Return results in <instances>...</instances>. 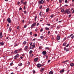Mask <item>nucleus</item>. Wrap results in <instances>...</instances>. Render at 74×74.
<instances>
[{
	"label": "nucleus",
	"instance_id": "13",
	"mask_svg": "<svg viewBox=\"0 0 74 74\" xmlns=\"http://www.w3.org/2000/svg\"><path fill=\"white\" fill-rule=\"evenodd\" d=\"M64 50H66V52H68V51H69V49H66V47H65L64 48Z\"/></svg>",
	"mask_w": 74,
	"mask_h": 74
},
{
	"label": "nucleus",
	"instance_id": "21",
	"mask_svg": "<svg viewBox=\"0 0 74 74\" xmlns=\"http://www.w3.org/2000/svg\"><path fill=\"white\" fill-rule=\"evenodd\" d=\"M23 5H26L27 4V1H25V2L23 3Z\"/></svg>",
	"mask_w": 74,
	"mask_h": 74
},
{
	"label": "nucleus",
	"instance_id": "55",
	"mask_svg": "<svg viewBox=\"0 0 74 74\" xmlns=\"http://www.w3.org/2000/svg\"><path fill=\"white\" fill-rule=\"evenodd\" d=\"M34 36H35V37H37V34H34Z\"/></svg>",
	"mask_w": 74,
	"mask_h": 74
},
{
	"label": "nucleus",
	"instance_id": "54",
	"mask_svg": "<svg viewBox=\"0 0 74 74\" xmlns=\"http://www.w3.org/2000/svg\"><path fill=\"white\" fill-rule=\"evenodd\" d=\"M17 29H19V26H18L17 27Z\"/></svg>",
	"mask_w": 74,
	"mask_h": 74
},
{
	"label": "nucleus",
	"instance_id": "14",
	"mask_svg": "<svg viewBox=\"0 0 74 74\" xmlns=\"http://www.w3.org/2000/svg\"><path fill=\"white\" fill-rule=\"evenodd\" d=\"M28 48H29V47L27 46H26L25 48V50H26H26H27V49H28Z\"/></svg>",
	"mask_w": 74,
	"mask_h": 74
},
{
	"label": "nucleus",
	"instance_id": "38",
	"mask_svg": "<svg viewBox=\"0 0 74 74\" xmlns=\"http://www.w3.org/2000/svg\"><path fill=\"white\" fill-rule=\"evenodd\" d=\"M71 38L72 39H73V38H74V35L72 36L71 37Z\"/></svg>",
	"mask_w": 74,
	"mask_h": 74
},
{
	"label": "nucleus",
	"instance_id": "17",
	"mask_svg": "<svg viewBox=\"0 0 74 74\" xmlns=\"http://www.w3.org/2000/svg\"><path fill=\"white\" fill-rule=\"evenodd\" d=\"M23 65V64L22 63H19L18 64V66H22Z\"/></svg>",
	"mask_w": 74,
	"mask_h": 74
},
{
	"label": "nucleus",
	"instance_id": "36",
	"mask_svg": "<svg viewBox=\"0 0 74 74\" xmlns=\"http://www.w3.org/2000/svg\"><path fill=\"white\" fill-rule=\"evenodd\" d=\"M42 6L40 5L39 7V8H40V9H41V8H42Z\"/></svg>",
	"mask_w": 74,
	"mask_h": 74
},
{
	"label": "nucleus",
	"instance_id": "30",
	"mask_svg": "<svg viewBox=\"0 0 74 74\" xmlns=\"http://www.w3.org/2000/svg\"><path fill=\"white\" fill-rule=\"evenodd\" d=\"M53 16H54V15H53V14H52L51 16L50 17L51 18H53Z\"/></svg>",
	"mask_w": 74,
	"mask_h": 74
},
{
	"label": "nucleus",
	"instance_id": "10",
	"mask_svg": "<svg viewBox=\"0 0 74 74\" xmlns=\"http://www.w3.org/2000/svg\"><path fill=\"white\" fill-rule=\"evenodd\" d=\"M60 39V36H57V40L58 41V40H59Z\"/></svg>",
	"mask_w": 74,
	"mask_h": 74
},
{
	"label": "nucleus",
	"instance_id": "64",
	"mask_svg": "<svg viewBox=\"0 0 74 74\" xmlns=\"http://www.w3.org/2000/svg\"><path fill=\"white\" fill-rule=\"evenodd\" d=\"M74 13V10H73L72 12V14H73Z\"/></svg>",
	"mask_w": 74,
	"mask_h": 74
},
{
	"label": "nucleus",
	"instance_id": "15",
	"mask_svg": "<svg viewBox=\"0 0 74 74\" xmlns=\"http://www.w3.org/2000/svg\"><path fill=\"white\" fill-rule=\"evenodd\" d=\"M3 37V35H2V32H1L0 33V38H1Z\"/></svg>",
	"mask_w": 74,
	"mask_h": 74
},
{
	"label": "nucleus",
	"instance_id": "5",
	"mask_svg": "<svg viewBox=\"0 0 74 74\" xmlns=\"http://www.w3.org/2000/svg\"><path fill=\"white\" fill-rule=\"evenodd\" d=\"M47 53V51H43L42 52V54L44 55H46V54Z\"/></svg>",
	"mask_w": 74,
	"mask_h": 74
},
{
	"label": "nucleus",
	"instance_id": "57",
	"mask_svg": "<svg viewBox=\"0 0 74 74\" xmlns=\"http://www.w3.org/2000/svg\"><path fill=\"white\" fill-rule=\"evenodd\" d=\"M48 56H46V59H48Z\"/></svg>",
	"mask_w": 74,
	"mask_h": 74
},
{
	"label": "nucleus",
	"instance_id": "28",
	"mask_svg": "<svg viewBox=\"0 0 74 74\" xmlns=\"http://www.w3.org/2000/svg\"><path fill=\"white\" fill-rule=\"evenodd\" d=\"M43 20V18H42L40 20V22H42V21Z\"/></svg>",
	"mask_w": 74,
	"mask_h": 74
},
{
	"label": "nucleus",
	"instance_id": "7",
	"mask_svg": "<svg viewBox=\"0 0 74 74\" xmlns=\"http://www.w3.org/2000/svg\"><path fill=\"white\" fill-rule=\"evenodd\" d=\"M38 60V58L37 57L36 58H34V62H37V60Z\"/></svg>",
	"mask_w": 74,
	"mask_h": 74
},
{
	"label": "nucleus",
	"instance_id": "41",
	"mask_svg": "<svg viewBox=\"0 0 74 74\" xmlns=\"http://www.w3.org/2000/svg\"><path fill=\"white\" fill-rule=\"evenodd\" d=\"M13 62H11L10 64V66H12V65L13 64Z\"/></svg>",
	"mask_w": 74,
	"mask_h": 74
},
{
	"label": "nucleus",
	"instance_id": "20",
	"mask_svg": "<svg viewBox=\"0 0 74 74\" xmlns=\"http://www.w3.org/2000/svg\"><path fill=\"white\" fill-rule=\"evenodd\" d=\"M18 52H19V51L18 50H16L14 51V53H18Z\"/></svg>",
	"mask_w": 74,
	"mask_h": 74
},
{
	"label": "nucleus",
	"instance_id": "63",
	"mask_svg": "<svg viewBox=\"0 0 74 74\" xmlns=\"http://www.w3.org/2000/svg\"><path fill=\"white\" fill-rule=\"evenodd\" d=\"M71 16V14H70L69 15V17H70Z\"/></svg>",
	"mask_w": 74,
	"mask_h": 74
},
{
	"label": "nucleus",
	"instance_id": "9",
	"mask_svg": "<svg viewBox=\"0 0 74 74\" xmlns=\"http://www.w3.org/2000/svg\"><path fill=\"white\" fill-rule=\"evenodd\" d=\"M64 69L60 71V73H64Z\"/></svg>",
	"mask_w": 74,
	"mask_h": 74
},
{
	"label": "nucleus",
	"instance_id": "35",
	"mask_svg": "<svg viewBox=\"0 0 74 74\" xmlns=\"http://www.w3.org/2000/svg\"><path fill=\"white\" fill-rule=\"evenodd\" d=\"M11 30V28L9 27V31L10 32V31Z\"/></svg>",
	"mask_w": 74,
	"mask_h": 74
},
{
	"label": "nucleus",
	"instance_id": "6",
	"mask_svg": "<svg viewBox=\"0 0 74 74\" xmlns=\"http://www.w3.org/2000/svg\"><path fill=\"white\" fill-rule=\"evenodd\" d=\"M43 3H44V1L43 0H41V1H39V3L40 4H42Z\"/></svg>",
	"mask_w": 74,
	"mask_h": 74
},
{
	"label": "nucleus",
	"instance_id": "25",
	"mask_svg": "<svg viewBox=\"0 0 74 74\" xmlns=\"http://www.w3.org/2000/svg\"><path fill=\"white\" fill-rule=\"evenodd\" d=\"M40 38L41 39H43L44 38V36H41L40 37Z\"/></svg>",
	"mask_w": 74,
	"mask_h": 74
},
{
	"label": "nucleus",
	"instance_id": "4",
	"mask_svg": "<svg viewBox=\"0 0 74 74\" xmlns=\"http://www.w3.org/2000/svg\"><path fill=\"white\" fill-rule=\"evenodd\" d=\"M7 20L8 23H11V19L10 18H8Z\"/></svg>",
	"mask_w": 74,
	"mask_h": 74
},
{
	"label": "nucleus",
	"instance_id": "18",
	"mask_svg": "<svg viewBox=\"0 0 74 74\" xmlns=\"http://www.w3.org/2000/svg\"><path fill=\"white\" fill-rule=\"evenodd\" d=\"M70 66H71V67H73V66H74V64L73 63H71L70 64Z\"/></svg>",
	"mask_w": 74,
	"mask_h": 74
},
{
	"label": "nucleus",
	"instance_id": "49",
	"mask_svg": "<svg viewBox=\"0 0 74 74\" xmlns=\"http://www.w3.org/2000/svg\"><path fill=\"white\" fill-rule=\"evenodd\" d=\"M19 4H20V2H19V1H18V3H17V4L18 5H19Z\"/></svg>",
	"mask_w": 74,
	"mask_h": 74
},
{
	"label": "nucleus",
	"instance_id": "62",
	"mask_svg": "<svg viewBox=\"0 0 74 74\" xmlns=\"http://www.w3.org/2000/svg\"><path fill=\"white\" fill-rule=\"evenodd\" d=\"M15 70H17L18 69V68H17V67H15Z\"/></svg>",
	"mask_w": 74,
	"mask_h": 74
},
{
	"label": "nucleus",
	"instance_id": "22",
	"mask_svg": "<svg viewBox=\"0 0 74 74\" xmlns=\"http://www.w3.org/2000/svg\"><path fill=\"white\" fill-rule=\"evenodd\" d=\"M73 36V34H71L68 37H67V38H70L71 36Z\"/></svg>",
	"mask_w": 74,
	"mask_h": 74
},
{
	"label": "nucleus",
	"instance_id": "31",
	"mask_svg": "<svg viewBox=\"0 0 74 74\" xmlns=\"http://www.w3.org/2000/svg\"><path fill=\"white\" fill-rule=\"evenodd\" d=\"M41 14H42V12L41 11L39 13V15L40 16H41Z\"/></svg>",
	"mask_w": 74,
	"mask_h": 74
},
{
	"label": "nucleus",
	"instance_id": "46",
	"mask_svg": "<svg viewBox=\"0 0 74 74\" xmlns=\"http://www.w3.org/2000/svg\"><path fill=\"white\" fill-rule=\"evenodd\" d=\"M45 49H49V47H46Z\"/></svg>",
	"mask_w": 74,
	"mask_h": 74
},
{
	"label": "nucleus",
	"instance_id": "52",
	"mask_svg": "<svg viewBox=\"0 0 74 74\" xmlns=\"http://www.w3.org/2000/svg\"><path fill=\"white\" fill-rule=\"evenodd\" d=\"M69 44H67L66 46V47H69Z\"/></svg>",
	"mask_w": 74,
	"mask_h": 74
},
{
	"label": "nucleus",
	"instance_id": "34",
	"mask_svg": "<svg viewBox=\"0 0 74 74\" xmlns=\"http://www.w3.org/2000/svg\"><path fill=\"white\" fill-rule=\"evenodd\" d=\"M64 11V9L62 10L61 11V12H63Z\"/></svg>",
	"mask_w": 74,
	"mask_h": 74
},
{
	"label": "nucleus",
	"instance_id": "37",
	"mask_svg": "<svg viewBox=\"0 0 74 74\" xmlns=\"http://www.w3.org/2000/svg\"><path fill=\"white\" fill-rule=\"evenodd\" d=\"M40 31V32H42V31H43V29L42 28H41Z\"/></svg>",
	"mask_w": 74,
	"mask_h": 74
},
{
	"label": "nucleus",
	"instance_id": "53",
	"mask_svg": "<svg viewBox=\"0 0 74 74\" xmlns=\"http://www.w3.org/2000/svg\"><path fill=\"white\" fill-rule=\"evenodd\" d=\"M47 25H48V26H51L50 24L47 23Z\"/></svg>",
	"mask_w": 74,
	"mask_h": 74
},
{
	"label": "nucleus",
	"instance_id": "58",
	"mask_svg": "<svg viewBox=\"0 0 74 74\" xmlns=\"http://www.w3.org/2000/svg\"><path fill=\"white\" fill-rule=\"evenodd\" d=\"M68 1H67V0H66L65 1V3H67Z\"/></svg>",
	"mask_w": 74,
	"mask_h": 74
},
{
	"label": "nucleus",
	"instance_id": "27",
	"mask_svg": "<svg viewBox=\"0 0 74 74\" xmlns=\"http://www.w3.org/2000/svg\"><path fill=\"white\" fill-rule=\"evenodd\" d=\"M49 74H53V72L52 71H50L49 72Z\"/></svg>",
	"mask_w": 74,
	"mask_h": 74
},
{
	"label": "nucleus",
	"instance_id": "40",
	"mask_svg": "<svg viewBox=\"0 0 74 74\" xmlns=\"http://www.w3.org/2000/svg\"><path fill=\"white\" fill-rule=\"evenodd\" d=\"M36 19H37V16H36L35 18V20L34 21H36Z\"/></svg>",
	"mask_w": 74,
	"mask_h": 74
},
{
	"label": "nucleus",
	"instance_id": "33",
	"mask_svg": "<svg viewBox=\"0 0 74 74\" xmlns=\"http://www.w3.org/2000/svg\"><path fill=\"white\" fill-rule=\"evenodd\" d=\"M19 54H17V55H16L15 56L16 57V58H18V56H19Z\"/></svg>",
	"mask_w": 74,
	"mask_h": 74
},
{
	"label": "nucleus",
	"instance_id": "32",
	"mask_svg": "<svg viewBox=\"0 0 74 74\" xmlns=\"http://www.w3.org/2000/svg\"><path fill=\"white\" fill-rule=\"evenodd\" d=\"M23 12L25 14H27V12L24 11H23Z\"/></svg>",
	"mask_w": 74,
	"mask_h": 74
},
{
	"label": "nucleus",
	"instance_id": "50",
	"mask_svg": "<svg viewBox=\"0 0 74 74\" xmlns=\"http://www.w3.org/2000/svg\"><path fill=\"white\" fill-rule=\"evenodd\" d=\"M27 25H25L24 26V28H26L27 27Z\"/></svg>",
	"mask_w": 74,
	"mask_h": 74
},
{
	"label": "nucleus",
	"instance_id": "29",
	"mask_svg": "<svg viewBox=\"0 0 74 74\" xmlns=\"http://www.w3.org/2000/svg\"><path fill=\"white\" fill-rule=\"evenodd\" d=\"M30 54V57H31V58H32L33 57V54Z\"/></svg>",
	"mask_w": 74,
	"mask_h": 74
},
{
	"label": "nucleus",
	"instance_id": "2",
	"mask_svg": "<svg viewBox=\"0 0 74 74\" xmlns=\"http://www.w3.org/2000/svg\"><path fill=\"white\" fill-rule=\"evenodd\" d=\"M66 13L67 14H70V10L69 9H67L65 10L64 14H65Z\"/></svg>",
	"mask_w": 74,
	"mask_h": 74
},
{
	"label": "nucleus",
	"instance_id": "42",
	"mask_svg": "<svg viewBox=\"0 0 74 74\" xmlns=\"http://www.w3.org/2000/svg\"><path fill=\"white\" fill-rule=\"evenodd\" d=\"M62 1L61 0H59V3H62Z\"/></svg>",
	"mask_w": 74,
	"mask_h": 74
},
{
	"label": "nucleus",
	"instance_id": "16",
	"mask_svg": "<svg viewBox=\"0 0 74 74\" xmlns=\"http://www.w3.org/2000/svg\"><path fill=\"white\" fill-rule=\"evenodd\" d=\"M45 29L46 30H49V28L47 27H45Z\"/></svg>",
	"mask_w": 74,
	"mask_h": 74
},
{
	"label": "nucleus",
	"instance_id": "24",
	"mask_svg": "<svg viewBox=\"0 0 74 74\" xmlns=\"http://www.w3.org/2000/svg\"><path fill=\"white\" fill-rule=\"evenodd\" d=\"M49 11V8H47L46 10V12H48Z\"/></svg>",
	"mask_w": 74,
	"mask_h": 74
},
{
	"label": "nucleus",
	"instance_id": "12",
	"mask_svg": "<svg viewBox=\"0 0 74 74\" xmlns=\"http://www.w3.org/2000/svg\"><path fill=\"white\" fill-rule=\"evenodd\" d=\"M37 67L38 68H40L41 67V64H37Z\"/></svg>",
	"mask_w": 74,
	"mask_h": 74
},
{
	"label": "nucleus",
	"instance_id": "60",
	"mask_svg": "<svg viewBox=\"0 0 74 74\" xmlns=\"http://www.w3.org/2000/svg\"><path fill=\"white\" fill-rule=\"evenodd\" d=\"M25 9H26V7H25V6H24V10H25Z\"/></svg>",
	"mask_w": 74,
	"mask_h": 74
},
{
	"label": "nucleus",
	"instance_id": "3",
	"mask_svg": "<svg viewBox=\"0 0 74 74\" xmlns=\"http://www.w3.org/2000/svg\"><path fill=\"white\" fill-rule=\"evenodd\" d=\"M36 23H33V24H32L31 25V28H33L34 26L36 25Z\"/></svg>",
	"mask_w": 74,
	"mask_h": 74
},
{
	"label": "nucleus",
	"instance_id": "19",
	"mask_svg": "<svg viewBox=\"0 0 74 74\" xmlns=\"http://www.w3.org/2000/svg\"><path fill=\"white\" fill-rule=\"evenodd\" d=\"M24 1V0H21L20 2L21 4H23Z\"/></svg>",
	"mask_w": 74,
	"mask_h": 74
},
{
	"label": "nucleus",
	"instance_id": "61",
	"mask_svg": "<svg viewBox=\"0 0 74 74\" xmlns=\"http://www.w3.org/2000/svg\"><path fill=\"white\" fill-rule=\"evenodd\" d=\"M50 34V31L48 32V34Z\"/></svg>",
	"mask_w": 74,
	"mask_h": 74
},
{
	"label": "nucleus",
	"instance_id": "48",
	"mask_svg": "<svg viewBox=\"0 0 74 74\" xmlns=\"http://www.w3.org/2000/svg\"><path fill=\"white\" fill-rule=\"evenodd\" d=\"M16 56L14 57V59H16Z\"/></svg>",
	"mask_w": 74,
	"mask_h": 74
},
{
	"label": "nucleus",
	"instance_id": "8",
	"mask_svg": "<svg viewBox=\"0 0 74 74\" xmlns=\"http://www.w3.org/2000/svg\"><path fill=\"white\" fill-rule=\"evenodd\" d=\"M0 44L1 46H3L4 45V42H0Z\"/></svg>",
	"mask_w": 74,
	"mask_h": 74
},
{
	"label": "nucleus",
	"instance_id": "43",
	"mask_svg": "<svg viewBox=\"0 0 74 74\" xmlns=\"http://www.w3.org/2000/svg\"><path fill=\"white\" fill-rule=\"evenodd\" d=\"M35 73H36L35 71L34 70L33 71V74H34Z\"/></svg>",
	"mask_w": 74,
	"mask_h": 74
},
{
	"label": "nucleus",
	"instance_id": "23",
	"mask_svg": "<svg viewBox=\"0 0 74 74\" xmlns=\"http://www.w3.org/2000/svg\"><path fill=\"white\" fill-rule=\"evenodd\" d=\"M27 43V42H26V41H25L23 42V44H24V45H26Z\"/></svg>",
	"mask_w": 74,
	"mask_h": 74
},
{
	"label": "nucleus",
	"instance_id": "26",
	"mask_svg": "<svg viewBox=\"0 0 74 74\" xmlns=\"http://www.w3.org/2000/svg\"><path fill=\"white\" fill-rule=\"evenodd\" d=\"M32 52H33V51H32V50H30L29 52V54H32Z\"/></svg>",
	"mask_w": 74,
	"mask_h": 74
},
{
	"label": "nucleus",
	"instance_id": "1",
	"mask_svg": "<svg viewBox=\"0 0 74 74\" xmlns=\"http://www.w3.org/2000/svg\"><path fill=\"white\" fill-rule=\"evenodd\" d=\"M30 45H31L30 49H33L34 48H35L36 47V44L35 43H33V42H32L30 44Z\"/></svg>",
	"mask_w": 74,
	"mask_h": 74
},
{
	"label": "nucleus",
	"instance_id": "56",
	"mask_svg": "<svg viewBox=\"0 0 74 74\" xmlns=\"http://www.w3.org/2000/svg\"><path fill=\"white\" fill-rule=\"evenodd\" d=\"M37 24L36 25V26H38L39 25V23H37Z\"/></svg>",
	"mask_w": 74,
	"mask_h": 74
},
{
	"label": "nucleus",
	"instance_id": "47",
	"mask_svg": "<svg viewBox=\"0 0 74 74\" xmlns=\"http://www.w3.org/2000/svg\"><path fill=\"white\" fill-rule=\"evenodd\" d=\"M22 8L21 7L20 8H19V10H22Z\"/></svg>",
	"mask_w": 74,
	"mask_h": 74
},
{
	"label": "nucleus",
	"instance_id": "45",
	"mask_svg": "<svg viewBox=\"0 0 74 74\" xmlns=\"http://www.w3.org/2000/svg\"><path fill=\"white\" fill-rule=\"evenodd\" d=\"M27 64H28V65H30V62H28L27 63Z\"/></svg>",
	"mask_w": 74,
	"mask_h": 74
},
{
	"label": "nucleus",
	"instance_id": "11",
	"mask_svg": "<svg viewBox=\"0 0 74 74\" xmlns=\"http://www.w3.org/2000/svg\"><path fill=\"white\" fill-rule=\"evenodd\" d=\"M44 68H43L40 70V72H42V71H44Z\"/></svg>",
	"mask_w": 74,
	"mask_h": 74
},
{
	"label": "nucleus",
	"instance_id": "44",
	"mask_svg": "<svg viewBox=\"0 0 74 74\" xmlns=\"http://www.w3.org/2000/svg\"><path fill=\"white\" fill-rule=\"evenodd\" d=\"M33 33H32V32H30V33H29V34H30V35H32V34Z\"/></svg>",
	"mask_w": 74,
	"mask_h": 74
},
{
	"label": "nucleus",
	"instance_id": "59",
	"mask_svg": "<svg viewBox=\"0 0 74 74\" xmlns=\"http://www.w3.org/2000/svg\"><path fill=\"white\" fill-rule=\"evenodd\" d=\"M56 22H58V18H57L56 20Z\"/></svg>",
	"mask_w": 74,
	"mask_h": 74
},
{
	"label": "nucleus",
	"instance_id": "39",
	"mask_svg": "<svg viewBox=\"0 0 74 74\" xmlns=\"http://www.w3.org/2000/svg\"><path fill=\"white\" fill-rule=\"evenodd\" d=\"M64 46H65L66 45V43H64L63 44Z\"/></svg>",
	"mask_w": 74,
	"mask_h": 74
},
{
	"label": "nucleus",
	"instance_id": "51",
	"mask_svg": "<svg viewBox=\"0 0 74 74\" xmlns=\"http://www.w3.org/2000/svg\"><path fill=\"white\" fill-rule=\"evenodd\" d=\"M38 29H36L35 30V31L36 32H37L38 31Z\"/></svg>",
	"mask_w": 74,
	"mask_h": 74
}]
</instances>
